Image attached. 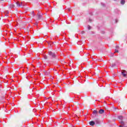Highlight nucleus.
<instances>
[{
	"label": "nucleus",
	"instance_id": "obj_1",
	"mask_svg": "<svg viewBox=\"0 0 127 127\" xmlns=\"http://www.w3.org/2000/svg\"><path fill=\"white\" fill-rule=\"evenodd\" d=\"M48 54L52 58H55V57H56V55H55V54H54V53H53L51 51L49 52Z\"/></svg>",
	"mask_w": 127,
	"mask_h": 127
},
{
	"label": "nucleus",
	"instance_id": "obj_2",
	"mask_svg": "<svg viewBox=\"0 0 127 127\" xmlns=\"http://www.w3.org/2000/svg\"><path fill=\"white\" fill-rule=\"evenodd\" d=\"M93 115L95 116V117H98L99 116L98 114H99V112L97 110H94L92 113Z\"/></svg>",
	"mask_w": 127,
	"mask_h": 127
},
{
	"label": "nucleus",
	"instance_id": "obj_3",
	"mask_svg": "<svg viewBox=\"0 0 127 127\" xmlns=\"http://www.w3.org/2000/svg\"><path fill=\"white\" fill-rule=\"evenodd\" d=\"M121 73L123 77H127V71L125 70H122Z\"/></svg>",
	"mask_w": 127,
	"mask_h": 127
},
{
	"label": "nucleus",
	"instance_id": "obj_4",
	"mask_svg": "<svg viewBox=\"0 0 127 127\" xmlns=\"http://www.w3.org/2000/svg\"><path fill=\"white\" fill-rule=\"evenodd\" d=\"M104 113H105V110H104V109H100L98 111V114H100V115H103V114H104Z\"/></svg>",
	"mask_w": 127,
	"mask_h": 127
},
{
	"label": "nucleus",
	"instance_id": "obj_5",
	"mask_svg": "<svg viewBox=\"0 0 127 127\" xmlns=\"http://www.w3.org/2000/svg\"><path fill=\"white\" fill-rule=\"evenodd\" d=\"M120 124H121V125H120L119 127H126L125 125V122H124V121H122L120 122Z\"/></svg>",
	"mask_w": 127,
	"mask_h": 127
},
{
	"label": "nucleus",
	"instance_id": "obj_6",
	"mask_svg": "<svg viewBox=\"0 0 127 127\" xmlns=\"http://www.w3.org/2000/svg\"><path fill=\"white\" fill-rule=\"evenodd\" d=\"M37 16H38V19H40V18H41V17L42 16L41 14H40V12H38V13H37Z\"/></svg>",
	"mask_w": 127,
	"mask_h": 127
},
{
	"label": "nucleus",
	"instance_id": "obj_7",
	"mask_svg": "<svg viewBox=\"0 0 127 127\" xmlns=\"http://www.w3.org/2000/svg\"><path fill=\"white\" fill-rule=\"evenodd\" d=\"M9 13V12H8V11H5L4 13V14L5 15V16H8V15H7Z\"/></svg>",
	"mask_w": 127,
	"mask_h": 127
},
{
	"label": "nucleus",
	"instance_id": "obj_8",
	"mask_svg": "<svg viewBox=\"0 0 127 127\" xmlns=\"http://www.w3.org/2000/svg\"><path fill=\"white\" fill-rule=\"evenodd\" d=\"M89 125H90V126H92L95 125V122H94V121L90 122H89Z\"/></svg>",
	"mask_w": 127,
	"mask_h": 127
},
{
	"label": "nucleus",
	"instance_id": "obj_9",
	"mask_svg": "<svg viewBox=\"0 0 127 127\" xmlns=\"http://www.w3.org/2000/svg\"><path fill=\"white\" fill-rule=\"evenodd\" d=\"M118 118L119 120H121V121H123L124 120V117L122 116H119Z\"/></svg>",
	"mask_w": 127,
	"mask_h": 127
},
{
	"label": "nucleus",
	"instance_id": "obj_10",
	"mask_svg": "<svg viewBox=\"0 0 127 127\" xmlns=\"http://www.w3.org/2000/svg\"><path fill=\"white\" fill-rule=\"evenodd\" d=\"M121 4H123V5L125 4V3H126V0H121Z\"/></svg>",
	"mask_w": 127,
	"mask_h": 127
},
{
	"label": "nucleus",
	"instance_id": "obj_11",
	"mask_svg": "<svg viewBox=\"0 0 127 127\" xmlns=\"http://www.w3.org/2000/svg\"><path fill=\"white\" fill-rule=\"evenodd\" d=\"M9 7H10V8H13V7H14V5L12 4H10L9 5Z\"/></svg>",
	"mask_w": 127,
	"mask_h": 127
},
{
	"label": "nucleus",
	"instance_id": "obj_12",
	"mask_svg": "<svg viewBox=\"0 0 127 127\" xmlns=\"http://www.w3.org/2000/svg\"><path fill=\"white\" fill-rule=\"evenodd\" d=\"M16 4H17V6H20V3H19V2L17 1L16 2Z\"/></svg>",
	"mask_w": 127,
	"mask_h": 127
},
{
	"label": "nucleus",
	"instance_id": "obj_13",
	"mask_svg": "<svg viewBox=\"0 0 127 127\" xmlns=\"http://www.w3.org/2000/svg\"><path fill=\"white\" fill-rule=\"evenodd\" d=\"M32 15L33 17L35 16V13H34V11H32Z\"/></svg>",
	"mask_w": 127,
	"mask_h": 127
},
{
	"label": "nucleus",
	"instance_id": "obj_14",
	"mask_svg": "<svg viewBox=\"0 0 127 127\" xmlns=\"http://www.w3.org/2000/svg\"><path fill=\"white\" fill-rule=\"evenodd\" d=\"M95 123H96V124H100V121L99 120H97L95 121Z\"/></svg>",
	"mask_w": 127,
	"mask_h": 127
},
{
	"label": "nucleus",
	"instance_id": "obj_15",
	"mask_svg": "<svg viewBox=\"0 0 127 127\" xmlns=\"http://www.w3.org/2000/svg\"><path fill=\"white\" fill-rule=\"evenodd\" d=\"M91 26L88 25V30H90V29H91Z\"/></svg>",
	"mask_w": 127,
	"mask_h": 127
},
{
	"label": "nucleus",
	"instance_id": "obj_16",
	"mask_svg": "<svg viewBox=\"0 0 127 127\" xmlns=\"http://www.w3.org/2000/svg\"><path fill=\"white\" fill-rule=\"evenodd\" d=\"M115 66H116V64H113L111 65V67H115Z\"/></svg>",
	"mask_w": 127,
	"mask_h": 127
},
{
	"label": "nucleus",
	"instance_id": "obj_17",
	"mask_svg": "<svg viewBox=\"0 0 127 127\" xmlns=\"http://www.w3.org/2000/svg\"><path fill=\"white\" fill-rule=\"evenodd\" d=\"M117 52H119V50H115V52L114 53H116Z\"/></svg>",
	"mask_w": 127,
	"mask_h": 127
},
{
	"label": "nucleus",
	"instance_id": "obj_18",
	"mask_svg": "<svg viewBox=\"0 0 127 127\" xmlns=\"http://www.w3.org/2000/svg\"><path fill=\"white\" fill-rule=\"evenodd\" d=\"M102 5H103V6H105V4L101 3Z\"/></svg>",
	"mask_w": 127,
	"mask_h": 127
},
{
	"label": "nucleus",
	"instance_id": "obj_19",
	"mask_svg": "<svg viewBox=\"0 0 127 127\" xmlns=\"http://www.w3.org/2000/svg\"><path fill=\"white\" fill-rule=\"evenodd\" d=\"M44 59H47V56H45V57H44Z\"/></svg>",
	"mask_w": 127,
	"mask_h": 127
},
{
	"label": "nucleus",
	"instance_id": "obj_20",
	"mask_svg": "<svg viewBox=\"0 0 127 127\" xmlns=\"http://www.w3.org/2000/svg\"><path fill=\"white\" fill-rule=\"evenodd\" d=\"M116 23H117V22H118V19H116Z\"/></svg>",
	"mask_w": 127,
	"mask_h": 127
},
{
	"label": "nucleus",
	"instance_id": "obj_21",
	"mask_svg": "<svg viewBox=\"0 0 127 127\" xmlns=\"http://www.w3.org/2000/svg\"><path fill=\"white\" fill-rule=\"evenodd\" d=\"M89 21L91 22V21H92V19H89Z\"/></svg>",
	"mask_w": 127,
	"mask_h": 127
},
{
	"label": "nucleus",
	"instance_id": "obj_22",
	"mask_svg": "<svg viewBox=\"0 0 127 127\" xmlns=\"http://www.w3.org/2000/svg\"><path fill=\"white\" fill-rule=\"evenodd\" d=\"M116 48H117V49H118V48H119V46H116Z\"/></svg>",
	"mask_w": 127,
	"mask_h": 127
},
{
	"label": "nucleus",
	"instance_id": "obj_23",
	"mask_svg": "<svg viewBox=\"0 0 127 127\" xmlns=\"http://www.w3.org/2000/svg\"><path fill=\"white\" fill-rule=\"evenodd\" d=\"M68 11H70V9H68Z\"/></svg>",
	"mask_w": 127,
	"mask_h": 127
},
{
	"label": "nucleus",
	"instance_id": "obj_24",
	"mask_svg": "<svg viewBox=\"0 0 127 127\" xmlns=\"http://www.w3.org/2000/svg\"><path fill=\"white\" fill-rule=\"evenodd\" d=\"M82 34L84 33V31H82Z\"/></svg>",
	"mask_w": 127,
	"mask_h": 127
},
{
	"label": "nucleus",
	"instance_id": "obj_25",
	"mask_svg": "<svg viewBox=\"0 0 127 127\" xmlns=\"http://www.w3.org/2000/svg\"><path fill=\"white\" fill-rule=\"evenodd\" d=\"M0 0L2 1V0Z\"/></svg>",
	"mask_w": 127,
	"mask_h": 127
}]
</instances>
